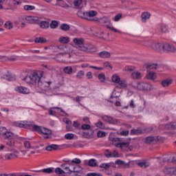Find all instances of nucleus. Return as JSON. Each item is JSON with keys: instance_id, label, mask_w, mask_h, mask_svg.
<instances>
[{"instance_id": "nucleus-43", "label": "nucleus", "mask_w": 176, "mask_h": 176, "mask_svg": "<svg viewBox=\"0 0 176 176\" xmlns=\"http://www.w3.org/2000/svg\"><path fill=\"white\" fill-rule=\"evenodd\" d=\"M4 26L7 30H12L13 28V23L10 21H7L4 24Z\"/></svg>"}, {"instance_id": "nucleus-54", "label": "nucleus", "mask_w": 176, "mask_h": 176, "mask_svg": "<svg viewBox=\"0 0 176 176\" xmlns=\"http://www.w3.org/2000/svg\"><path fill=\"white\" fill-rule=\"evenodd\" d=\"M155 138V142H163L164 141V138L162 136H156Z\"/></svg>"}, {"instance_id": "nucleus-4", "label": "nucleus", "mask_w": 176, "mask_h": 176, "mask_svg": "<svg viewBox=\"0 0 176 176\" xmlns=\"http://www.w3.org/2000/svg\"><path fill=\"white\" fill-rule=\"evenodd\" d=\"M133 88L138 90H146L149 91L153 89V86L148 82H133Z\"/></svg>"}, {"instance_id": "nucleus-15", "label": "nucleus", "mask_w": 176, "mask_h": 176, "mask_svg": "<svg viewBox=\"0 0 176 176\" xmlns=\"http://www.w3.org/2000/svg\"><path fill=\"white\" fill-rule=\"evenodd\" d=\"M19 151H14V153H10L5 155L4 157L7 160H12L14 157H19Z\"/></svg>"}, {"instance_id": "nucleus-61", "label": "nucleus", "mask_w": 176, "mask_h": 176, "mask_svg": "<svg viewBox=\"0 0 176 176\" xmlns=\"http://www.w3.org/2000/svg\"><path fill=\"white\" fill-rule=\"evenodd\" d=\"M72 163H75V164H80L81 161L79 158H74L71 161Z\"/></svg>"}, {"instance_id": "nucleus-47", "label": "nucleus", "mask_w": 176, "mask_h": 176, "mask_svg": "<svg viewBox=\"0 0 176 176\" xmlns=\"http://www.w3.org/2000/svg\"><path fill=\"white\" fill-rule=\"evenodd\" d=\"M138 166H139V167H142L143 168H146V167H149V162H139Z\"/></svg>"}, {"instance_id": "nucleus-32", "label": "nucleus", "mask_w": 176, "mask_h": 176, "mask_svg": "<svg viewBox=\"0 0 176 176\" xmlns=\"http://www.w3.org/2000/svg\"><path fill=\"white\" fill-rule=\"evenodd\" d=\"M34 126H38V125H35L34 122L24 121V127L23 128H26L27 129L28 127H32V129L34 130Z\"/></svg>"}, {"instance_id": "nucleus-38", "label": "nucleus", "mask_w": 176, "mask_h": 176, "mask_svg": "<svg viewBox=\"0 0 176 176\" xmlns=\"http://www.w3.org/2000/svg\"><path fill=\"white\" fill-rule=\"evenodd\" d=\"M122 17V13L117 14L114 17L112 18V21L115 22L120 21Z\"/></svg>"}, {"instance_id": "nucleus-10", "label": "nucleus", "mask_w": 176, "mask_h": 176, "mask_svg": "<svg viewBox=\"0 0 176 176\" xmlns=\"http://www.w3.org/2000/svg\"><path fill=\"white\" fill-rule=\"evenodd\" d=\"M111 80L113 83L119 85L120 87H126V81L120 80V77L117 74H114L112 76Z\"/></svg>"}, {"instance_id": "nucleus-14", "label": "nucleus", "mask_w": 176, "mask_h": 176, "mask_svg": "<svg viewBox=\"0 0 176 176\" xmlns=\"http://www.w3.org/2000/svg\"><path fill=\"white\" fill-rule=\"evenodd\" d=\"M16 91L21 93V94H30V89L25 87H17L15 88Z\"/></svg>"}, {"instance_id": "nucleus-35", "label": "nucleus", "mask_w": 176, "mask_h": 176, "mask_svg": "<svg viewBox=\"0 0 176 176\" xmlns=\"http://www.w3.org/2000/svg\"><path fill=\"white\" fill-rule=\"evenodd\" d=\"M13 126L16 127L24 128V121H16L13 122Z\"/></svg>"}, {"instance_id": "nucleus-8", "label": "nucleus", "mask_w": 176, "mask_h": 176, "mask_svg": "<svg viewBox=\"0 0 176 176\" xmlns=\"http://www.w3.org/2000/svg\"><path fill=\"white\" fill-rule=\"evenodd\" d=\"M96 16H97V11L96 10L85 12V20L88 21H97L98 18H96Z\"/></svg>"}, {"instance_id": "nucleus-46", "label": "nucleus", "mask_w": 176, "mask_h": 176, "mask_svg": "<svg viewBox=\"0 0 176 176\" xmlns=\"http://www.w3.org/2000/svg\"><path fill=\"white\" fill-rule=\"evenodd\" d=\"M100 168H104V170H108L111 167V164L108 163H102L100 166Z\"/></svg>"}, {"instance_id": "nucleus-20", "label": "nucleus", "mask_w": 176, "mask_h": 176, "mask_svg": "<svg viewBox=\"0 0 176 176\" xmlns=\"http://www.w3.org/2000/svg\"><path fill=\"white\" fill-rule=\"evenodd\" d=\"M58 49L59 50H61L63 52L59 53V56H64L65 54H68L69 53V51H68V47L65 46H58Z\"/></svg>"}, {"instance_id": "nucleus-7", "label": "nucleus", "mask_w": 176, "mask_h": 176, "mask_svg": "<svg viewBox=\"0 0 176 176\" xmlns=\"http://www.w3.org/2000/svg\"><path fill=\"white\" fill-rule=\"evenodd\" d=\"M113 141L118 142L115 144V146H116V148H120V149H123V148H129V146H130V142H122L120 138H113Z\"/></svg>"}, {"instance_id": "nucleus-29", "label": "nucleus", "mask_w": 176, "mask_h": 176, "mask_svg": "<svg viewBox=\"0 0 176 176\" xmlns=\"http://www.w3.org/2000/svg\"><path fill=\"white\" fill-rule=\"evenodd\" d=\"M72 67L67 66L63 68V72L67 74V75H71L73 72Z\"/></svg>"}, {"instance_id": "nucleus-53", "label": "nucleus", "mask_w": 176, "mask_h": 176, "mask_svg": "<svg viewBox=\"0 0 176 176\" xmlns=\"http://www.w3.org/2000/svg\"><path fill=\"white\" fill-rule=\"evenodd\" d=\"M105 135H106V133L104 131H99L97 133V136L98 137V138H104V137H105Z\"/></svg>"}, {"instance_id": "nucleus-18", "label": "nucleus", "mask_w": 176, "mask_h": 176, "mask_svg": "<svg viewBox=\"0 0 176 176\" xmlns=\"http://www.w3.org/2000/svg\"><path fill=\"white\" fill-rule=\"evenodd\" d=\"M157 67H159V65L157 64L148 63L146 66V68L147 69V72H152L155 69H157Z\"/></svg>"}, {"instance_id": "nucleus-48", "label": "nucleus", "mask_w": 176, "mask_h": 176, "mask_svg": "<svg viewBox=\"0 0 176 176\" xmlns=\"http://www.w3.org/2000/svg\"><path fill=\"white\" fill-rule=\"evenodd\" d=\"M7 80H10L11 82H13L16 80V76L13 74H9L6 76Z\"/></svg>"}, {"instance_id": "nucleus-42", "label": "nucleus", "mask_w": 176, "mask_h": 176, "mask_svg": "<svg viewBox=\"0 0 176 176\" xmlns=\"http://www.w3.org/2000/svg\"><path fill=\"white\" fill-rule=\"evenodd\" d=\"M98 79L100 80V82L104 83V82H105V74L102 73L98 74Z\"/></svg>"}, {"instance_id": "nucleus-44", "label": "nucleus", "mask_w": 176, "mask_h": 176, "mask_svg": "<svg viewBox=\"0 0 176 176\" xmlns=\"http://www.w3.org/2000/svg\"><path fill=\"white\" fill-rule=\"evenodd\" d=\"M82 2H83V0H74V5L76 8H79L82 5Z\"/></svg>"}, {"instance_id": "nucleus-34", "label": "nucleus", "mask_w": 176, "mask_h": 176, "mask_svg": "<svg viewBox=\"0 0 176 176\" xmlns=\"http://www.w3.org/2000/svg\"><path fill=\"white\" fill-rule=\"evenodd\" d=\"M35 43H45L46 42V38L44 37H37L34 39Z\"/></svg>"}, {"instance_id": "nucleus-41", "label": "nucleus", "mask_w": 176, "mask_h": 176, "mask_svg": "<svg viewBox=\"0 0 176 176\" xmlns=\"http://www.w3.org/2000/svg\"><path fill=\"white\" fill-rule=\"evenodd\" d=\"M77 16L78 17H80L81 19H86V12L82 11V10H79L78 12H77Z\"/></svg>"}, {"instance_id": "nucleus-50", "label": "nucleus", "mask_w": 176, "mask_h": 176, "mask_svg": "<svg viewBox=\"0 0 176 176\" xmlns=\"http://www.w3.org/2000/svg\"><path fill=\"white\" fill-rule=\"evenodd\" d=\"M80 129L81 130H90V129H91V126L89 124H83Z\"/></svg>"}, {"instance_id": "nucleus-5", "label": "nucleus", "mask_w": 176, "mask_h": 176, "mask_svg": "<svg viewBox=\"0 0 176 176\" xmlns=\"http://www.w3.org/2000/svg\"><path fill=\"white\" fill-rule=\"evenodd\" d=\"M34 130L45 135L44 136L45 140H49L50 138V135H52V131L43 126H34Z\"/></svg>"}, {"instance_id": "nucleus-22", "label": "nucleus", "mask_w": 176, "mask_h": 176, "mask_svg": "<svg viewBox=\"0 0 176 176\" xmlns=\"http://www.w3.org/2000/svg\"><path fill=\"white\" fill-rule=\"evenodd\" d=\"M144 142L146 144H155L156 143V139L155 136H148L145 138Z\"/></svg>"}, {"instance_id": "nucleus-56", "label": "nucleus", "mask_w": 176, "mask_h": 176, "mask_svg": "<svg viewBox=\"0 0 176 176\" xmlns=\"http://www.w3.org/2000/svg\"><path fill=\"white\" fill-rule=\"evenodd\" d=\"M129 132L128 130H125V131H122L120 132V135H122L124 137H127V135H129Z\"/></svg>"}, {"instance_id": "nucleus-21", "label": "nucleus", "mask_w": 176, "mask_h": 176, "mask_svg": "<svg viewBox=\"0 0 176 176\" xmlns=\"http://www.w3.org/2000/svg\"><path fill=\"white\" fill-rule=\"evenodd\" d=\"M38 25H39L40 28L45 30L50 25V23H49V22L46 21L40 20Z\"/></svg>"}, {"instance_id": "nucleus-33", "label": "nucleus", "mask_w": 176, "mask_h": 176, "mask_svg": "<svg viewBox=\"0 0 176 176\" xmlns=\"http://www.w3.org/2000/svg\"><path fill=\"white\" fill-rule=\"evenodd\" d=\"M142 78V74L139 72H133V79H141Z\"/></svg>"}, {"instance_id": "nucleus-60", "label": "nucleus", "mask_w": 176, "mask_h": 176, "mask_svg": "<svg viewBox=\"0 0 176 176\" xmlns=\"http://www.w3.org/2000/svg\"><path fill=\"white\" fill-rule=\"evenodd\" d=\"M103 65L105 68H110V69H112V65H111V63L109 62H104Z\"/></svg>"}, {"instance_id": "nucleus-59", "label": "nucleus", "mask_w": 176, "mask_h": 176, "mask_svg": "<svg viewBox=\"0 0 176 176\" xmlns=\"http://www.w3.org/2000/svg\"><path fill=\"white\" fill-rule=\"evenodd\" d=\"M87 176H102V174L97 173H89L87 174Z\"/></svg>"}, {"instance_id": "nucleus-11", "label": "nucleus", "mask_w": 176, "mask_h": 176, "mask_svg": "<svg viewBox=\"0 0 176 176\" xmlns=\"http://www.w3.org/2000/svg\"><path fill=\"white\" fill-rule=\"evenodd\" d=\"M102 120H104V122H107V123H110L111 124H116L118 123V121L112 118V117L109 116H101Z\"/></svg>"}, {"instance_id": "nucleus-19", "label": "nucleus", "mask_w": 176, "mask_h": 176, "mask_svg": "<svg viewBox=\"0 0 176 176\" xmlns=\"http://www.w3.org/2000/svg\"><path fill=\"white\" fill-rule=\"evenodd\" d=\"M98 56L100 58H109V57H111V52L108 51H102L98 53Z\"/></svg>"}, {"instance_id": "nucleus-25", "label": "nucleus", "mask_w": 176, "mask_h": 176, "mask_svg": "<svg viewBox=\"0 0 176 176\" xmlns=\"http://www.w3.org/2000/svg\"><path fill=\"white\" fill-rule=\"evenodd\" d=\"M54 168H45L42 170H34L35 173H45V174H52L53 173Z\"/></svg>"}, {"instance_id": "nucleus-52", "label": "nucleus", "mask_w": 176, "mask_h": 176, "mask_svg": "<svg viewBox=\"0 0 176 176\" xmlns=\"http://www.w3.org/2000/svg\"><path fill=\"white\" fill-rule=\"evenodd\" d=\"M74 133H67L65 135V138L66 140H74Z\"/></svg>"}, {"instance_id": "nucleus-9", "label": "nucleus", "mask_w": 176, "mask_h": 176, "mask_svg": "<svg viewBox=\"0 0 176 176\" xmlns=\"http://www.w3.org/2000/svg\"><path fill=\"white\" fill-rule=\"evenodd\" d=\"M42 18L35 16H28L25 18V21L29 24H39Z\"/></svg>"}, {"instance_id": "nucleus-57", "label": "nucleus", "mask_w": 176, "mask_h": 176, "mask_svg": "<svg viewBox=\"0 0 176 176\" xmlns=\"http://www.w3.org/2000/svg\"><path fill=\"white\" fill-rule=\"evenodd\" d=\"M7 131V129L6 127L1 126L0 127V135H3Z\"/></svg>"}, {"instance_id": "nucleus-39", "label": "nucleus", "mask_w": 176, "mask_h": 176, "mask_svg": "<svg viewBox=\"0 0 176 176\" xmlns=\"http://www.w3.org/2000/svg\"><path fill=\"white\" fill-rule=\"evenodd\" d=\"M88 165L90 167H96L97 166V161L94 159H91L89 160Z\"/></svg>"}, {"instance_id": "nucleus-12", "label": "nucleus", "mask_w": 176, "mask_h": 176, "mask_svg": "<svg viewBox=\"0 0 176 176\" xmlns=\"http://www.w3.org/2000/svg\"><path fill=\"white\" fill-rule=\"evenodd\" d=\"M163 173L168 175H176V167H166L163 170Z\"/></svg>"}, {"instance_id": "nucleus-23", "label": "nucleus", "mask_w": 176, "mask_h": 176, "mask_svg": "<svg viewBox=\"0 0 176 176\" xmlns=\"http://www.w3.org/2000/svg\"><path fill=\"white\" fill-rule=\"evenodd\" d=\"M147 79H149L150 80H155L156 79V73L154 72H148V74L146 75Z\"/></svg>"}, {"instance_id": "nucleus-36", "label": "nucleus", "mask_w": 176, "mask_h": 176, "mask_svg": "<svg viewBox=\"0 0 176 176\" xmlns=\"http://www.w3.org/2000/svg\"><path fill=\"white\" fill-rule=\"evenodd\" d=\"M173 83V80H164L162 82V85L164 87H167L170 86Z\"/></svg>"}, {"instance_id": "nucleus-49", "label": "nucleus", "mask_w": 176, "mask_h": 176, "mask_svg": "<svg viewBox=\"0 0 176 176\" xmlns=\"http://www.w3.org/2000/svg\"><path fill=\"white\" fill-rule=\"evenodd\" d=\"M85 76V72L82 70L79 71L77 74H76V78L78 79H82V78H83V76Z\"/></svg>"}, {"instance_id": "nucleus-40", "label": "nucleus", "mask_w": 176, "mask_h": 176, "mask_svg": "<svg viewBox=\"0 0 176 176\" xmlns=\"http://www.w3.org/2000/svg\"><path fill=\"white\" fill-rule=\"evenodd\" d=\"M55 173L56 174H58V175L65 174V171H64V170L61 169V168L60 167H57L55 168Z\"/></svg>"}, {"instance_id": "nucleus-58", "label": "nucleus", "mask_w": 176, "mask_h": 176, "mask_svg": "<svg viewBox=\"0 0 176 176\" xmlns=\"http://www.w3.org/2000/svg\"><path fill=\"white\" fill-rule=\"evenodd\" d=\"M73 126L74 129H79V127H80V123H79L78 121H74Z\"/></svg>"}, {"instance_id": "nucleus-45", "label": "nucleus", "mask_w": 176, "mask_h": 176, "mask_svg": "<svg viewBox=\"0 0 176 176\" xmlns=\"http://www.w3.org/2000/svg\"><path fill=\"white\" fill-rule=\"evenodd\" d=\"M95 125L96 126V127H98L99 129H105V125L100 120H99L98 122H96L95 124Z\"/></svg>"}, {"instance_id": "nucleus-64", "label": "nucleus", "mask_w": 176, "mask_h": 176, "mask_svg": "<svg viewBox=\"0 0 176 176\" xmlns=\"http://www.w3.org/2000/svg\"><path fill=\"white\" fill-rule=\"evenodd\" d=\"M86 76L87 79H93V74L91 73V72H87Z\"/></svg>"}, {"instance_id": "nucleus-27", "label": "nucleus", "mask_w": 176, "mask_h": 176, "mask_svg": "<svg viewBox=\"0 0 176 176\" xmlns=\"http://www.w3.org/2000/svg\"><path fill=\"white\" fill-rule=\"evenodd\" d=\"M160 30L164 34L168 32V27L164 23H162L160 25Z\"/></svg>"}, {"instance_id": "nucleus-2", "label": "nucleus", "mask_w": 176, "mask_h": 176, "mask_svg": "<svg viewBox=\"0 0 176 176\" xmlns=\"http://www.w3.org/2000/svg\"><path fill=\"white\" fill-rule=\"evenodd\" d=\"M21 80H24L26 83L38 86L40 89L46 87L47 82L42 81L41 76H39L36 72L27 73L25 77H21Z\"/></svg>"}, {"instance_id": "nucleus-30", "label": "nucleus", "mask_w": 176, "mask_h": 176, "mask_svg": "<svg viewBox=\"0 0 176 176\" xmlns=\"http://www.w3.org/2000/svg\"><path fill=\"white\" fill-rule=\"evenodd\" d=\"M4 138L6 140H12L13 139V133L9 132V131H6V133L3 135Z\"/></svg>"}, {"instance_id": "nucleus-31", "label": "nucleus", "mask_w": 176, "mask_h": 176, "mask_svg": "<svg viewBox=\"0 0 176 176\" xmlns=\"http://www.w3.org/2000/svg\"><path fill=\"white\" fill-rule=\"evenodd\" d=\"M60 28L62 31H69V30H71V26L67 23H62Z\"/></svg>"}, {"instance_id": "nucleus-28", "label": "nucleus", "mask_w": 176, "mask_h": 176, "mask_svg": "<svg viewBox=\"0 0 176 176\" xmlns=\"http://www.w3.org/2000/svg\"><path fill=\"white\" fill-rule=\"evenodd\" d=\"M165 129L168 130H175L176 129V122H172L165 125Z\"/></svg>"}, {"instance_id": "nucleus-51", "label": "nucleus", "mask_w": 176, "mask_h": 176, "mask_svg": "<svg viewBox=\"0 0 176 176\" xmlns=\"http://www.w3.org/2000/svg\"><path fill=\"white\" fill-rule=\"evenodd\" d=\"M24 10H34L35 6H30V5H25L23 7Z\"/></svg>"}, {"instance_id": "nucleus-55", "label": "nucleus", "mask_w": 176, "mask_h": 176, "mask_svg": "<svg viewBox=\"0 0 176 176\" xmlns=\"http://www.w3.org/2000/svg\"><path fill=\"white\" fill-rule=\"evenodd\" d=\"M142 129L141 128H139L138 129H133V134H142Z\"/></svg>"}, {"instance_id": "nucleus-24", "label": "nucleus", "mask_w": 176, "mask_h": 176, "mask_svg": "<svg viewBox=\"0 0 176 176\" xmlns=\"http://www.w3.org/2000/svg\"><path fill=\"white\" fill-rule=\"evenodd\" d=\"M70 38L68 36H60L58 39L60 43H69Z\"/></svg>"}, {"instance_id": "nucleus-16", "label": "nucleus", "mask_w": 176, "mask_h": 176, "mask_svg": "<svg viewBox=\"0 0 176 176\" xmlns=\"http://www.w3.org/2000/svg\"><path fill=\"white\" fill-rule=\"evenodd\" d=\"M151 14L148 12H143L141 14V19L142 23H146L147 20L151 19Z\"/></svg>"}, {"instance_id": "nucleus-26", "label": "nucleus", "mask_w": 176, "mask_h": 176, "mask_svg": "<svg viewBox=\"0 0 176 176\" xmlns=\"http://www.w3.org/2000/svg\"><path fill=\"white\" fill-rule=\"evenodd\" d=\"M45 149L48 151H57V149H58V145L57 144H51V145H48Z\"/></svg>"}, {"instance_id": "nucleus-13", "label": "nucleus", "mask_w": 176, "mask_h": 176, "mask_svg": "<svg viewBox=\"0 0 176 176\" xmlns=\"http://www.w3.org/2000/svg\"><path fill=\"white\" fill-rule=\"evenodd\" d=\"M162 52H175V47L169 43H164Z\"/></svg>"}, {"instance_id": "nucleus-17", "label": "nucleus", "mask_w": 176, "mask_h": 176, "mask_svg": "<svg viewBox=\"0 0 176 176\" xmlns=\"http://www.w3.org/2000/svg\"><path fill=\"white\" fill-rule=\"evenodd\" d=\"M64 170L70 173H76L78 171L75 168V165L70 163L67 164V166L64 168Z\"/></svg>"}, {"instance_id": "nucleus-63", "label": "nucleus", "mask_w": 176, "mask_h": 176, "mask_svg": "<svg viewBox=\"0 0 176 176\" xmlns=\"http://www.w3.org/2000/svg\"><path fill=\"white\" fill-rule=\"evenodd\" d=\"M24 146L26 148V149H30V148H31V143L28 141H25Z\"/></svg>"}, {"instance_id": "nucleus-3", "label": "nucleus", "mask_w": 176, "mask_h": 176, "mask_svg": "<svg viewBox=\"0 0 176 176\" xmlns=\"http://www.w3.org/2000/svg\"><path fill=\"white\" fill-rule=\"evenodd\" d=\"M96 21L98 23H100V24H102L103 25H106V28L108 30H110V31H113V32H117L118 34H122V32L116 28H115L113 26H112V23H111V19H109L108 16H102L100 18H98L96 19Z\"/></svg>"}, {"instance_id": "nucleus-6", "label": "nucleus", "mask_w": 176, "mask_h": 176, "mask_svg": "<svg viewBox=\"0 0 176 176\" xmlns=\"http://www.w3.org/2000/svg\"><path fill=\"white\" fill-rule=\"evenodd\" d=\"M163 45L164 43L154 41H149L148 45V47H151L155 52H163Z\"/></svg>"}, {"instance_id": "nucleus-1", "label": "nucleus", "mask_w": 176, "mask_h": 176, "mask_svg": "<svg viewBox=\"0 0 176 176\" xmlns=\"http://www.w3.org/2000/svg\"><path fill=\"white\" fill-rule=\"evenodd\" d=\"M73 43L75 47L80 52L83 53H89L90 54L97 52V47L90 43H86L83 38H73Z\"/></svg>"}, {"instance_id": "nucleus-62", "label": "nucleus", "mask_w": 176, "mask_h": 176, "mask_svg": "<svg viewBox=\"0 0 176 176\" xmlns=\"http://www.w3.org/2000/svg\"><path fill=\"white\" fill-rule=\"evenodd\" d=\"M104 156H106V157H112V153H111L109 150H106L104 152Z\"/></svg>"}, {"instance_id": "nucleus-37", "label": "nucleus", "mask_w": 176, "mask_h": 176, "mask_svg": "<svg viewBox=\"0 0 176 176\" xmlns=\"http://www.w3.org/2000/svg\"><path fill=\"white\" fill-rule=\"evenodd\" d=\"M50 27L52 30H56V28L58 27V22H57V21H52V22L50 23Z\"/></svg>"}]
</instances>
